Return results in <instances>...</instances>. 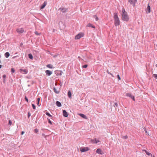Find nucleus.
Returning <instances> with one entry per match:
<instances>
[{
    "instance_id": "obj_1",
    "label": "nucleus",
    "mask_w": 157,
    "mask_h": 157,
    "mask_svg": "<svg viewBox=\"0 0 157 157\" xmlns=\"http://www.w3.org/2000/svg\"><path fill=\"white\" fill-rule=\"evenodd\" d=\"M122 19L123 21H128L129 19L127 13L125 11L124 9V8L122 9Z\"/></svg>"
},
{
    "instance_id": "obj_2",
    "label": "nucleus",
    "mask_w": 157,
    "mask_h": 157,
    "mask_svg": "<svg viewBox=\"0 0 157 157\" xmlns=\"http://www.w3.org/2000/svg\"><path fill=\"white\" fill-rule=\"evenodd\" d=\"M114 19L115 25L117 26L119 25L120 21L117 13H114Z\"/></svg>"
},
{
    "instance_id": "obj_3",
    "label": "nucleus",
    "mask_w": 157,
    "mask_h": 157,
    "mask_svg": "<svg viewBox=\"0 0 157 157\" xmlns=\"http://www.w3.org/2000/svg\"><path fill=\"white\" fill-rule=\"evenodd\" d=\"M128 2L131 5H132L133 7H135L136 3L137 2V0H128Z\"/></svg>"
},
{
    "instance_id": "obj_4",
    "label": "nucleus",
    "mask_w": 157,
    "mask_h": 157,
    "mask_svg": "<svg viewBox=\"0 0 157 157\" xmlns=\"http://www.w3.org/2000/svg\"><path fill=\"white\" fill-rule=\"evenodd\" d=\"M84 36V34L82 33H80L76 35L75 36V39H79L82 37Z\"/></svg>"
},
{
    "instance_id": "obj_5",
    "label": "nucleus",
    "mask_w": 157,
    "mask_h": 157,
    "mask_svg": "<svg viewBox=\"0 0 157 157\" xmlns=\"http://www.w3.org/2000/svg\"><path fill=\"white\" fill-rule=\"evenodd\" d=\"M89 148L88 147H82L80 148V151L81 152H85L88 151Z\"/></svg>"
},
{
    "instance_id": "obj_6",
    "label": "nucleus",
    "mask_w": 157,
    "mask_h": 157,
    "mask_svg": "<svg viewBox=\"0 0 157 157\" xmlns=\"http://www.w3.org/2000/svg\"><path fill=\"white\" fill-rule=\"evenodd\" d=\"M17 32L19 33H22L24 32V30L23 28H19L17 29Z\"/></svg>"
},
{
    "instance_id": "obj_7",
    "label": "nucleus",
    "mask_w": 157,
    "mask_h": 157,
    "mask_svg": "<svg viewBox=\"0 0 157 157\" xmlns=\"http://www.w3.org/2000/svg\"><path fill=\"white\" fill-rule=\"evenodd\" d=\"M91 142L93 144H97L98 142H99L100 141L98 140L95 138L94 139H92L91 140Z\"/></svg>"
},
{
    "instance_id": "obj_8",
    "label": "nucleus",
    "mask_w": 157,
    "mask_h": 157,
    "mask_svg": "<svg viewBox=\"0 0 157 157\" xmlns=\"http://www.w3.org/2000/svg\"><path fill=\"white\" fill-rule=\"evenodd\" d=\"M59 10L63 13L67 12L68 10L67 9L64 7L59 8Z\"/></svg>"
},
{
    "instance_id": "obj_9",
    "label": "nucleus",
    "mask_w": 157,
    "mask_h": 157,
    "mask_svg": "<svg viewBox=\"0 0 157 157\" xmlns=\"http://www.w3.org/2000/svg\"><path fill=\"white\" fill-rule=\"evenodd\" d=\"M126 96L131 98L133 100H135L134 97L133 96H132L131 94L129 93H128L126 94Z\"/></svg>"
},
{
    "instance_id": "obj_10",
    "label": "nucleus",
    "mask_w": 157,
    "mask_h": 157,
    "mask_svg": "<svg viewBox=\"0 0 157 157\" xmlns=\"http://www.w3.org/2000/svg\"><path fill=\"white\" fill-rule=\"evenodd\" d=\"M45 73L46 75L48 76H50L52 74V71L48 70H47L45 71Z\"/></svg>"
},
{
    "instance_id": "obj_11",
    "label": "nucleus",
    "mask_w": 157,
    "mask_h": 157,
    "mask_svg": "<svg viewBox=\"0 0 157 157\" xmlns=\"http://www.w3.org/2000/svg\"><path fill=\"white\" fill-rule=\"evenodd\" d=\"M20 70L21 72L23 74H26L28 73V71L25 69L23 70L21 69Z\"/></svg>"
},
{
    "instance_id": "obj_12",
    "label": "nucleus",
    "mask_w": 157,
    "mask_h": 157,
    "mask_svg": "<svg viewBox=\"0 0 157 157\" xmlns=\"http://www.w3.org/2000/svg\"><path fill=\"white\" fill-rule=\"evenodd\" d=\"M63 115L64 117H67L68 116V114L67 113L65 110L63 111Z\"/></svg>"
},
{
    "instance_id": "obj_13",
    "label": "nucleus",
    "mask_w": 157,
    "mask_h": 157,
    "mask_svg": "<svg viewBox=\"0 0 157 157\" xmlns=\"http://www.w3.org/2000/svg\"><path fill=\"white\" fill-rule=\"evenodd\" d=\"M147 13H150L151 12V8L149 4L147 5Z\"/></svg>"
},
{
    "instance_id": "obj_14",
    "label": "nucleus",
    "mask_w": 157,
    "mask_h": 157,
    "mask_svg": "<svg viewBox=\"0 0 157 157\" xmlns=\"http://www.w3.org/2000/svg\"><path fill=\"white\" fill-rule=\"evenodd\" d=\"M96 152L98 154H102V153H101V149L98 148V149L96 151Z\"/></svg>"
},
{
    "instance_id": "obj_15",
    "label": "nucleus",
    "mask_w": 157,
    "mask_h": 157,
    "mask_svg": "<svg viewBox=\"0 0 157 157\" xmlns=\"http://www.w3.org/2000/svg\"><path fill=\"white\" fill-rule=\"evenodd\" d=\"M79 115L81 117L83 118L86 119H87V117H86V116L84 114H82V113H79Z\"/></svg>"
},
{
    "instance_id": "obj_16",
    "label": "nucleus",
    "mask_w": 157,
    "mask_h": 157,
    "mask_svg": "<svg viewBox=\"0 0 157 157\" xmlns=\"http://www.w3.org/2000/svg\"><path fill=\"white\" fill-rule=\"evenodd\" d=\"M47 4V3L45 2H44L43 4V5H42V6H41L40 9H42L44 8L45 6H46Z\"/></svg>"
},
{
    "instance_id": "obj_17",
    "label": "nucleus",
    "mask_w": 157,
    "mask_h": 157,
    "mask_svg": "<svg viewBox=\"0 0 157 157\" xmlns=\"http://www.w3.org/2000/svg\"><path fill=\"white\" fill-rule=\"evenodd\" d=\"M87 26L88 27H91L94 28H95V27L93 25L91 24H90V23L88 24L87 25Z\"/></svg>"
},
{
    "instance_id": "obj_18",
    "label": "nucleus",
    "mask_w": 157,
    "mask_h": 157,
    "mask_svg": "<svg viewBox=\"0 0 157 157\" xmlns=\"http://www.w3.org/2000/svg\"><path fill=\"white\" fill-rule=\"evenodd\" d=\"M5 55L6 58H8L10 56V53L8 52H6L5 53Z\"/></svg>"
},
{
    "instance_id": "obj_19",
    "label": "nucleus",
    "mask_w": 157,
    "mask_h": 157,
    "mask_svg": "<svg viewBox=\"0 0 157 157\" xmlns=\"http://www.w3.org/2000/svg\"><path fill=\"white\" fill-rule=\"evenodd\" d=\"M93 17L95 19L96 21H98V18L96 15H93Z\"/></svg>"
},
{
    "instance_id": "obj_20",
    "label": "nucleus",
    "mask_w": 157,
    "mask_h": 157,
    "mask_svg": "<svg viewBox=\"0 0 157 157\" xmlns=\"http://www.w3.org/2000/svg\"><path fill=\"white\" fill-rule=\"evenodd\" d=\"M71 92L70 91H69L68 92V96L69 98H71Z\"/></svg>"
},
{
    "instance_id": "obj_21",
    "label": "nucleus",
    "mask_w": 157,
    "mask_h": 157,
    "mask_svg": "<svg viewBox=\"0 0 157 157\" xmlns=\"http://www.w3.org/2000/svg\"><path fill=\"white\" fill-rule=\"evenodd\" d=\"M46 66L47 67L50 68H52V65L50 64L47 65Z\"/></svg>"
},
{
    "instance_id": "obj_22",
    "label": "nucleus",
    "mask_w": 157,
    "mask_h": 157,
    "mask_svg": "<svg viewBox=\"0 0 157 157\" xmlns=\"http://www.w3.org/2000/svg\"><path fill=\"white\" fill-rule=\"evenodd\" d=\"M29 58L31 59H33V56L31 54H29Z\"/></svg>"
},
{
    "instance_id": "obj_23",
    "label": "nucleus",
    "mask_w": 157,
    "mask_h": 157,
    "mask_svg": "<svg viewBox=\"0 0 157 157\" xmlns=\"http://www.w3.org/2000/svg\"><path fill=\"white\" fill-rule=\"evenodd\" d=\"M46 115L50 117H52V116L49 113L46 112Z\"/></svg>"
},
{
    "instance_id": "obj_24",
    "label": "nucleus",
    "mask_w": 157,
    "mask_h": 157,
    "mask_svg": "<svg viewBox=\"0 0 157 157\" xmlns=\"http://www.w3.org/2000/svg\"><path fill=\"white\" fill-rule=\"evenodd\" d=\"M37 105L38 106H40V105H39V101H40V99L39 98H38L37 99Z\"/></svg>"
},
{
    "instance_id": "obj_25",
    "label": "nucleus",
    "mask_w": 157,
    "mask_h": 157,
    "mask_svg": "<svg viewBox=\"0 0 157 157\" xmlns=\"http://www.w3.org/2000/svg\"><path fill=\"white\" fill-rule=\"evenodd\" d=\"M34 33L37 36L40 35V33H38L36 31H35Z\"/></svg>"
},
{
    "instance_id": "obj_26",
    "label": "nucleus",
    "mask_w": 157,
    "mask_h": 157,
    "mask_svg": "<svg viewBox=\"0 0 157 157\" xmlns=\"http://www.w3.org/2000/svg\"><path fill=\"white\" fill-rule=\"evenodd\" d=\"M146 154L147 155H151V156H152V154L150 153H149L148 152V151H147V152H146Z\"/></svg>"
},
{
    "instance_id": "obj_27",
    "label": "nucleus",
    "mask_w": 157,
    "mask_h": 157,
    "mask_svg": "<svg viewBox=\"0 0 157 157\" xmlns=\"http://www.w3.org/2000/svg\"><path fill=\"white\" fill-rule=\"evenodd\" d=\"M53 90H54V92L55 93H58V92L56 90V89L55 88H54V89H53Z\"/></svg>"
},
{
    "instance_id": "obj_28",
    "label": "nucleus",
    "mask_w": 157,
    "mask_h": 157,
    "mask_svg": "<svg viewBox=\"0 0 157 157\" xmlns=\"http://www.w3.org/2000/svg\"><path fill=\"white\" fill-rule=\"evenodd\" d=\"M153 77H154L155 78H157V74H153Z\"/></svg>"
},
{
    "instance_id": "obj_29",
    "label": "nucleus",
    "mask_w": 157,
    "mask_h": 157,
    "mask_svg": "<svg viewBox=\"0 0 157 157\" xmlns=\"http://www.w3.org/2000/svg\"><path fill=\"white\" fill-rule=\"evenodd\" d=\"M11 72L13 73H14L15 72V70L13 68H11Z\"/></svg>"
},
{
    "instance_id": "obj_30",
    "label": "nucleus",
    "mask_w": 157,
    "mask_h": 157,
    "mask_svg": "<svg viewBox=\"0 0 157 157\" xmlns=\"http://www.w3.org/2000/svg\"><path fill=\"white\" fill-rule=\"evenodd\" d=\"M87 66H88L87 65L85 64L83 66H82V67L84 68H86L87 67Z\"/></svg>"
},
{
    "instance_id": "obj_31",
    "label": "nucleus",
    "mask_w": 157,
    "mask_h": 157,
    "mask_svg": "<svg viewBox=\"0 0 157 157\" xmlns=\"http://www.w3.org/2000/svg\"><path fill=\"white\" fill-rule=\"evenodd\" d=\"M32 106L33 108L34 109H36V106L34 104H32Z\"/></svg>"
},
{
    "instance_id": "obj_32",
    "label": "nucleus",
    "mask_w": 157,
    "mask_h": 157,
    "mask_svg": "<svg viewBox=\"0 0 157 157\" xmlns=\"http://www.w3.org/2000/svg\"><path fill=\"white\" fill-rule=\"evenodd\" d=\"M107 72H108V73L109 74H110V75H111L113 77H114L113 75L111 74L110 72H109L108 71V70L107 71Z\"/></svg>"
},
{
    "instance_id": "obj_33",
    "label": "nucleus",
    "mask_w": 157,
    "mask_h": 157,
    "mask_svg": "<svg viewBox=\"0 0 157 157\" xmlns=\"http://www.w3.org/2000/svg\"><path fill=\"white\" fill-rule=\"evenodd\" d=\"M117 79H118V80H120L121 78H120V76L119 75H117Z\"/></svg>"
},
{
    "instance_id": "obj_34",
    "label": "nucleus",
    "mask_w": 157,
    "mask_h": 157,
    "mask_svg": "<svg viewBox=\"0 0 157 157\" xmlns=\"http://www.w3.org/2000/svg\"><path fill=\"white\" fill-rule=\"evenodd\" d=\"M48 119V122L49 123V124H52V122L50 121V120L49 119Z\"/></svg>"
},
{
    "instance_id": "obj_35",
    "label": "nucleus",
    "mask_w": 157,
    "mask_h": 157,
    "mask_svg": "<svg viewBox=\"0 0 157 157\" xmlns=\"http://www.w3.org/2000/svg\"><path fill=\"white\" fill-rule=\"evenodd\" d=\"M34 131L35 133H36L38 132V130L37 129H35L34 130Z\"/></svg>"
},
{
    "instance_id": "obj_36",
    "label": "nucleus",
    "mask_w": 157,
    "mask_h": 157,
    "mask_svg": "<svg viewBox=\"0 0 157 157\" xmlns=\"http://www.w3.org/2000/svg\"><path fill=\"white\" fill-rule=\"evenodd\" d=\"M127 138H128V136L127 135L123 136V138H124V139H127Z\"/></svg>"
},
{
    "instance_id": "obj_37",
    "label": "nucleus",
    "mask_w": 157,
    "mask_h": 157,
    "mask_svg": "<svg viewBox=\"0 0 157 157\" xmlns=\"http://www.w3.org/2000/svg\"><path fill=\"white\" fill-rule=\"evenodd\" d=\"M56 105L58 106H59V101H57L56 102Z\"/></svg>"
},
{
    "instance_id": "obj_38",
    "label": "nucleus",
    "mask_w": 157,
    "mask_h": 157,
    "mask_svg": "<svg viewBox=\"0 0 157 157\" xmlns=\"http://www.w3.org/2000/svg\"><path fill=\"white\" fill-rule=\"evenodd\" d=\"M25 99L26 101H27V102L28 101V100L26 96L25 97Z\"/></svg>"
},
{
    "instance_id": "obj_39",
    "label": "nucleus",
    "mask_w": 157,
    "mask_h": 157,
    "mask_svg": "<svg viewBox=\"0 0 157 157\" xmlns=\"http://www.w3.org/2000/svg\"><path fill=\"white\" fill-rule=\"evenodd\" d=\"M9 124L10 125H11L12 124V122L10 120L9 121Z\"/></svg>"
},
{
    "instance_id": "obj_40",
    "label": "nucleus",
    "mask_w": 157,
    "mask_h": 157,
    "mask_svg": "<svg viewBox=\"0 0 157 157\" xmlns=\"http://www.w3.org/2000/svg\"><path fill=\"white\" fill-rule=\"evenodd\" d=\"M118 106V104L117 103H115L114 104V106L115 107H117Z\"/></svg>"
},
{
    "instance_id": "obj_41",
    "label": "nucleus",
    "mask_w": 157,
    "mask_h": 157,
    "mask_svg": "<svg viewBox=\"0 0 157 157\" xmlns=\"http://www.w3.org/2000/svg\"><path fill=\"white\" fill-rule=\"evenodd\" d=\"M144 130L145 131V133H147V134H148V133H147V130H146V128H144Z\"/></svg>"
},
{
    "instance_id": "obj_42",
    "label": "nucleus",
    "mask_w": 157,
    "mask_h": 157,
    "mask_svg": "<svg viewBox=\"0 0 157 157\" xmlns=\"http://www.w3.org/2000/svg\"><path fill=\"white\" fill-rule=\"evenodd\" d=\"M6 77V75H3V78L4 79H5Z\"/></svg>"
},
{
    "instance_id": "obj_43",
    "label": "nucleus",
    "mask_w": 157,
    "mask_h": 157,
    "mask_svg": "<svg viewBox=\"0 0 157 157\" xmlns=\"http://www.w3.org/2000/svg\"><path fill=\"white\" fill-rule=\"evenodd\" d=\"M31 116V114L29 113H28V117L29 118Z\"/></svg>"
},
{
    "instance_id": "obj_44",
    "label": "nucleus",
    "mask_w": 157,
    "mask_h": 157,
    "mask_svg": "<svg viewBox=\"0 0 157 157\" xmlns=\"http://www.w3.org/2000/svg\"><path fill=\"white\" fill-rule=\"evenodd\" d=\"M24 133V131H22L21 133V135H23Z\"/></svg>"
},
{
    "instance_id": "obj_45",
    "label": "nucleus",
    "mask_w": 157,
    "mask_h": 157,
    "mask_svg": "<svg viewBox=\"0 0 157 157\" xmlns=\"http://www.w3.org/2000/svg\"><path fill=\"white\" fill-rule=\"evenodd\" d=\"M59 71L60 72V73H59V75H61V72L62 73V71Z\"/></svg>"
},
{
    "instance_id": "obj_46",
    "label": "nucleus",
    "mask_w": 157,
    "mask_h": 157,
    "mask_svg": "<svg viewBox=\"0 0 157 157\" xmlns=\"http://www.w3.org/2000/svg\"><path fill=\"white\" fill-rule=\"evenodd\" d=\"M62 106V105L60 102H59V107H61Z\"/></svg>"
},
{
    "instance_id": "obj_47",
    "label": "nucleus",
    "mask_w": 157,
    "mask_h": 157,
    "mask_svg": "<svg viewBox=\"0 0 157 157\" xmlns=\"http://www.w3.org/2000/svg\"><path fill=\"white\" fill-rule=\"evenodd\" d=\"M143 151H145L146 153V152H147V151H146V150H143Z\"/></svg>"
},
{
    "instance_id": "obj_48",
    "label": "nucleus",
    "mask_w": 157,
    "mask_h": 157,
    "mask_svg": "<svg viewBox=\"0 0 157 157\" xmlns=\"http://www.w3.org/2000/svg\"><path fill=\"white\" fill-rule=\"evenodd\" d=\"M3 82H5V79H4Z\"/></svg>"
},
{
    "instance_id": "obj_49",
    "label": "nucleus",
    "mask_w": 157,
    "mask_h": 157,
    "mask_svg": "<svg viewBox=\"0 0 157 157\" xmlns=\"http://www.w3.org/2000/svg\"><path fill=\"white\" fill-rule=\"evenodd\" d=\"M2 65H0V69L1 68V67H2Z\"/></svg>"
},
{
    "instance_id": "obj_50",
    "label": "nucleus",
    "mask_w": 157,
    "mask_h": 157,
    "mask_svg": "<svg viewBox=\"0 0 157 157\" xmlns=\"http://www.w3.org/2000/svg\"><path fill=\"white\" fill-rule=\"evenodd\" d=\"M16 56H14V57H13V58H15V57H16Z\"/></svg>"
},
{
    "instance_id": "obj_51",
    "label": "nucleus",
    "mask_w": 157,
    "mask_h": 157,
    "mask_svg": "<svg viewBox=\"0 0 157 157\" xmlns=\"http://www.w3.org/2000/svg\"><path fill=\"white\" fill-rule=\"evenodd\" d=\"M59 85H60V86H62V85H60V83H59Z\"/></svg>"
},
{
    "instance_id": "obj_52",
    "label": "nucleus",
    "mask_w": 157,
    "mask_h": 157,
    "mask_svg": "<svg viewBox=\"0 0 157 157\" xmlns=\"http://www.w3.org/2000/svg\"><path fill=\"white\" fill-rule=\"evenodd\" d=\"M155 66H156V67H157V64H156V65H155Z\"/></svg>"
},
{
    "instance_id": "obj_53",
    "label": "nucleus",
    "mask_w": 157,
    "mask_h": 157,
    "mask_svg": "<svg viewBox=\"0 0 157 157\" xmlns=\"http://www.w3.org/2000/svg\"><path fill=\"white\" fill-rule=\"evenodd\" d=\"M30 86V85H28V86Z\"/></svg>"
},
{
    "instance_id": "obj_54",
    "label": "nucleus",
    "mask_w": 157,
    "mask_h": 157,
    "mask_svg": "<svg viewBox=\"0 0 157 157\" xmlns=\"http://www.w3.org/2000/svg\"><path fill=\"white\" fill-rule=\"evenodd\" d=\"M0 63H1V61L0 60Z\"/></svg>"
},
{
    "instance_id": "obj_55",
    "label": "nucleus",
    "mask_w": 157,
    "mask_h": 157,
    "mask_svg": "<svg viewBox=\"0 0 157 157\" xmlns=\"http://www.w3.org/2000/svg\"><path fill=\"white\" fill-rule=\"evenodd\" d=\"M1 55H0V58H1Z\"/></svg>"
}]
</instances>
